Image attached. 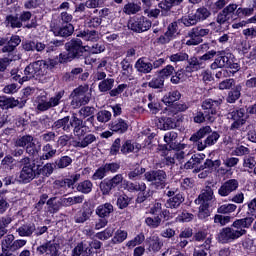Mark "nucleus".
Masks as SVG:
<instances>
[{
    "mask_svg": "<svg viewBox=\"0 0 256 256\" xmlns=\"http://www.w3.org/2000/svg\"><path fill=\"white\" fill-rule=\"evenodd\" d=\"M112 189H114V187L110 180H104L100 183V190L102 195H109Z\"/></svg>",
    "mask_w": 256,
    "mask_h": 256,
    "instance_id": "63",
    "label": "nucleus"
},
{
    "mask_svg": "<svg viewBox=\"0 0 256 256\" xmlns=\"http://www.w3.org/2000/svg\"><path fill=\"white\" fill-rule=\"evenodd\" d=\"M145 241V235L143 233L138 234L134 239L127 242L126 247L129 249H133V247H137V245H141Z\"/></svg>",
    "mask_w": 256,
    "mask_h": 256,
    "instance_id": "61",
    "label": "nucleus"
},
{
    "mask_svg": "<svg viewBox=\"0 0 256 256\" xmlns=\"http://www.w3.org/2000/svg\"><path fill=\"white\" fill-rule=\"evenodd\" d=\"M76 190L83 195H89L93 191V182L91 180H84L78 183Z\"/></svg>",
    "mask_w": 256,
    "mask_h": 256,
    "instance_id": "36",
    "label": "nucleus"
},
{
    "mask_svg": "<svg viewBox=\"0 0 256 256\" xmlns=\"http://www.w3.org/2000/svg\"><path fill=\"white\" fill-rule=\"evenodd\" d=\"M76 37H80V39H83L87 43H97L99 41V32L95 30H84L80 31Z\"/></svg>",
    "mask_w": 256,
    "mask_h": 256,
    "instance_id": "17",
    "label": "nucleus"
},
{
    "mask_svg": "<svg viewBox=\"0 0 256 256\" xmlns=\"http://www.w3.org/2000/svg\"><path fill=\"white\" fill-rule=\"evenodd\" d=\"M222 103L223 99L221 98L217 100L206 99L202 102V109L205 111L206 120L209 121V123L215 121V115H217V111L221 108Z\"/></svg>",
    "mask_w": 256,
    "mask_h": 256,
    "instance_id": "6",
    "label": "nucleus"
},
{
    "mask_svg": "<svg viewBox=\"0 0 256 256\" xmlns=\"http://www.w3.org/2000/svg\"><path fill=\"white\" fill-rule=\"evenodd\" d=\"M35 103H36L37 111L45 112L51 109V104L49 102V99H47V96L45 95L38 96L35 100Z\"/></svg>",
    "mask_w": 256,
    "mask_h": 256,
    "instance_id": "29",
    "label": "nucleus"
},
{
    "mask_svg": "<svg viewBox=\"0 0 256 256\" xmlns=\"http://www.w3.org/2000/svg\"><path fill=\"white\" fill-rule=\"evenodd\" d=\"M193 14H194V17L196 18V21H198V23L207 21V19L211 17V11L207 9V7L205 6L199 7Z\"/></svg>",
    "mask_w": 256,
    "mask_h": 256,
    "instance_id": "31",
    "label": "nucleus"
},
{
    "mask_svg": "<svg viewBox=\"0 0 256 256\" xmlns=\"http://www.w3.org/2000/svg\"><path fill=\"white\" fill-rule=\"evenodd\" d=\"M49 69V64L45 60H38L30 63L24 69L23 81H31V79H41Z\"/></svg>",
    "mask_w": 256,
    "mask_h": 256,
    "instance_id": "3",
    "label": "nucleus"
},
{
    "mask_svg": "<svg viewBox=\"0 0 256 256\" xmlns=\"http://www.w3.org/2000/svg\"><path fill=\"white\" fill-rule=\"evenodd\" d=\"M239 189V181L237 179H230L224 182L218 189V195L220 197H229L233 191Z\"/></svg>",
    "mask_w": 256,
    "mask_h": 256,
    "instance_id": "11",
    "label": "nucleus"
},
{
    "mask_svg": "<svg viewBox=\"0 0 256 256\" xmlns=\"http://www.w3.org/2000/svg\"><path fill=\"white\" fill-rule=\"evenodd\" d=\"M91 215H93V212L90 209L78 211L74 217V221L75 223H85V221L91 219Z\"/></svg>",
    "mask_w": 256,
    "mask_h": 256,
    "instance_id": "38",
    "label": "nucleus"
},
{
    "mask_svg": "<svg viewBox=\"0 0 256 256\" xmlns=\"http://www.w3.org/2000/svg\"><path fill=\"white\" fill-rule=\"evenodd\" d=\"M112 113L109 110H100L96 114V119L99 123H109L111 121Z\"/></svg>",
    "mask_w": 256,
    "mask_h": 256,
    "instance_id": "52",
    "label": "nucleus"
},
{
    "mask_svg": "<svg viewBox=\"0 0 256 256\" xmlns=\"http://www.w3.org/2000/svg\"><path fill=\"white\" fill-rule=\"evenodd\" d=\"M93 143H97V136L95 134H87L82 139H79V141H74L73 147L85 149L89 145H93Z\"/></svg>",
    "mask_w": 256,
    "mask_h": 256,
    "instance_id": "15",
    "label": "nucleus"
},
{
    "mask_svg": "<svg viewBox=\"0 0 256 256\" xmlns=\"http://www.w3.org/2000/svg\"><path fill=\"white\" fill-rule=\"evenodd\" d=\"M64 96H65V91L61 90L57 92L54 96L50 97L48 101L50 103L51 109H53V107H57L61 105V101Z\"/></svg>",
    "mask_w": 256,
    "mask_h": 256,
    "instance_id": "50",
    "label": "nucleus"
},
{
    "mask_svg": "<svg viewBox=\"0 0 256 256\" xmlns=\"http://www.w3.org/2000/svg\"><path fill=\"white\" fill-rule=\"evenodd\" d=\"M209 33H211V30L208 28H201L199 26L192 28L188 32V37H190V39L186 41V45H199V43L203 41L200 37H207Z\"/></svg>",
    "mask_w": 256,
    "mask_h": 256,
    "instance_id": "9",
    "label": "nucleus"
},
{
    "mask_svg": "<svg viewBox=\"0 0 256 256\" xmlns=\"http://www.w3.org/2000/svg\"><path fill=\"white\" fill-rule=\"evenodd\" d=\"M15 236L7 235L2 240L1 249L4 253L12 254L15 253Z\"/></svg>",
    "mask_w": 256,
    "mask_h": 256,
    "instance_id": "18",
    "label": "nucleus"
},
{
    "mask_svg": "<svg viewBox=\"0 0 256 256\" xmlns=\"http://www.w3.org/2000/svg\"><path fill=\"white\" fill-rule=\"evenodd\" d=\"M86 51H89L90 53L97 55V54L103 53V51H105V45L99 44V43L92 44V45L87 44Z\"/></svg>",
    "mask_w": 256,
    "mask_h": 256,
    "instance_id": "60",
    "label": "nucleus"
},
{
    "mask_svg": "<svg viewBox=\"0 0 256 256\" xmlns=\"http://www.w3.org/2000/svg\"><path fill=\"white\" fill-rule=\"evenodd\" d=\"M243 86L241 84L236 85L229 93L227 97V103H235L241 97V90Z\"/></svg>",
    "mask_w": 256,
    "mask_h": 256,
    "instance_id": "42",
    "label": "nucleus"
},
{
    "mask_svg": "<svg viewBox=\"0 0 256 256\" xmlns=\"http://www.w3.org/2000/svg\"><path fill=\"white\" fill-rule=\"evenodd\" d=\"M203 163V157L199 154H194L191 158L184 164V169H195L198 165Z\"/></svg>",
    "mask_w": 256,
    "mask_h": 256,
    "instance_id": "37",
    "label": "nucleus"
},
{
    "mask_svg": "<svg viewBox=\"0 0 256 256\" xmlns=\"http://www.w3.org/2000/svg\"><path fill=\"white\" fill-rule=\"evenodd\" d=\"M55 199L56 198L53 197L46 202L50 213H57L59 209L63 207V204H61V198L57 202H55Z\"/></svg>",
    "mask_w": 256,
    "mask_h": 256,
    "instance_id": "53",
    "label": "nucleus"
},
{
    "mask_svg": "<svg viewBox=\"0 0 256 256\" xmlns=\"http://www.w3.org/2000/svg\"><path fill=\"white\" fill-rule=\"evenodd\" d=\"M113 233H115V228L107 227L104 231L96 233V238L100 241H107L113 237Z\"/></svg>",
    "mask_w": 256,
    "mask_h": 256,
    "instance_id": "56",
    "label": "nucleus"
},
{
    "mask_svg": "<svg viewBox=\"0 0 256 256\" xmlns=\"http://www.w3.org/2000/svg\"><path fill=\"white\" fill-rule=\"evenodd\" d=\"M20 164L23 165L20 170L17 181L20 185H27V183H31L37 175H43V177H50L53 175L54 166L51 163L45 164L42 168H40L39 172L35 170V163L31 164V158L24 156L20 161Z\"/></svg>",
    "mask_w": 256,
    "mask_h": 256,
    "instance_id": "1",
    "label": "nucleus"
},
{
    "mask_svg": "<svg viewBox=\"0 0 256 256\" xmlns=\"http://www.w3.org/2000/svg\"><path fill=\"white\" fill-rule=\"evenodd\" d=\"M50 31L53 32L55 37H71L75 31L73 24H59L52 22L50 24Z\"/></svg>",
    "mask_w": 256,
    "mask_h": 256,
    "instance_id": "8",
    "label": "nucleus"
},
{
    "mask_svg": "<svg viewBox=\"0 0 256 256\" xmlns=\"http://www.w3.org/2000/svg\"><path fill=\"white\" fill-rule=\"evenodd\" d=\"M66 51H70L76 59L83 57V53L87 51V45H83V41L79 38H73L65 44Z\"/></svg>",
    "mask_w": 256,
    "mask_h": 256,
    "instance_id": "7",
    "label": "nucleus"
},
{
    "mask_svg": "<svg viewBox=\"0 0 256 256\" xmlns=\"http://www.w3.org/2000/svg\"><path fill=\"white\" fill-rule=\"evenodd\" d=\"M6 27H11L12 29H21L23 27V23L18 16L15 15H8L6 16Z\"/></svg>",
    "mask_w": 256,
    "mask_h": 256,
    "instance_id": "35",
    "label": "nucleus"
},
{
    "mask_svg": "<svg viewBox=\"0 0 256 256\" xmlns=\"http://www.w3.org/2000/svg\"><path fill=\"white\" fill-rule=\"evenodd\" d=\"M253 225V219H237L231 227L222 228L218 234V243L225 245L227 243H233L237 239H241L243 235H247V230Z\"/></svg>",
    "mask_w": 256,
    "mask_h": 256,
    "instance_id": "2",
    "label": "nucleus"
},
{
    "mask_svg": "<svg viewBox=\"0 0 256 256\" xmlns=\"http://www.w3.org/2000/svg\"><path fill=\"white\" fill-rule=\"evenodd\" d=\"M168 59L170 63H175L177 65V63H183V61H189V54H187V52L181 51L175 54H171L170 56H168Z\"/></svg>",
    "mask_w": 256,
    "mask_h": 256,
    "instance_id": "39",
    "label": "nucleus"
},
{
    "mask_svg": "<svg viewBox=\"0 0 256 256\" xmlns=\"http://www.w3.org/2000/svg\"><path fill=\"white\" fill-rule=\"evenodd\" d=\"M235 211H237V205L235 204H222L217 209V213L220 215H231V213H235Z\"/></svg>",
    "mask_w": 256,
    "mask_h": 256,
    "instance_id": "46",
    "label": "nucleus"
},
{
    "mask_svg": "<svg viewBox=\"0 0 256 256\" xmlns=\"http://www.w3.org/2000/svg\"><path fill=\"white\" fill-rule=\"evenodd\" d=\"M227 61H229V54H226L224 56H218L210 65V69H212L213 71L217 69H223L227 67Z\"/></svg>",
    "mask_w": 256,
    "mask_h": 256,
    "instance_id": "33",
    "label": "nucleus"
},
{
    "mask_svg": "<svg viewBox=\"0 0 256 256\" xmlns=\"http://www.w3.org/2000/svg\"><path fill=\"white\" fill-rule=\"evenodd\" d=\"M32 141H35V138L31 135H24L18 138L15 141V147H27Z\"/></svg>",
    "mask_w": 256,
    "mask_h": 256,
    "instance_id": "57",
    "label": "nucleus"
},
{
    "mask_svg": "<svg viewBox=\"0 0 256 256\" xmlns=\"http://www.w3.org/2000/svg\"><path fill=\"white\" fill-rule=\"evenodd\" d=\"M243 117H245V109L243 108L228 113V119H232V121H245Z\"/></svg>",
    "mask_w": 256,
    "mask_h": 256,
    "instance_id": "51",
    "label": "nucleus"
},
{
    "mask_svg": "<svg viewBox=\"0 0 256 256\" xmlns=\"http://www.w3.org/2000/svg\"><path fill=\"white\" fill-rule=\"evenodd\" d=\"M158 127L164 131L175 129V127H177V122L175 121V118L172 117H161L158 120Z\"/></svg>",
    "mask_w": 256,
    "mask_h": 256,
    "instance_id": "22",
    "label": "nucleus"
},
{
    "mask_svg": "<svg viewBox=\"0 0 256 256\" xmlns=\"http://www.w3.org/2000/svg\"><path fill=\"white\" fill-rule=\"evenodd\" d=\"M178 134L175 131H171L165 134L164 141L167 145H170V149H177L174 143L177 141Z\"/></svg>",
    "mask_w": 256,
    "mask_h": 256,
    "instance_id": "58",
    "label": "nucleus"
},
{
    "mask_svg": "<svg viewBox=\"0 0 256 256\" xmlns=\"http://www.w3.org/2000/svg\"><path fill=\"white\" fill-rule=\"evenodd\" d=\"M15 220V217H13L12 215H6L0 218V233H4L5 235H7V227H9V225H11V223H13V221Z\"/></svg>",
    "mask_w": 256,
    "mask_h": 256,
    "instance_id": "45",
    "label": "nucleus"
},
{
    "mask_svg": "<svg viewBox=\"0 0 256 256\" xmlns=\"http://www.w3.org/2000/svg\"><path fill=\"white\" fill-rule=\"evenodd\" d=\"M16 231L20 237H31L35 233V224H24Z\"/></svg>",
    "mask_w": 256,
    "mask_h": 256,
    "instance_id": "34",
    "label": "nucleus"
},
{
    "mask_svg": "<svg viewBox=\"0 0 256 256\" xmlns=\"http://www.w3.org/2000/svg\"><path fill=\"white\" fill-rule=\"evenodd\" d=\"M136 71H138V73H151V71H153V65H151V62H146L145 58H139L135 65H134Z\"/></svg>",
    "mask_w": 256,
    "mask_h": 256,
    "instance_id": "21",
    "label": "nucleus"
},
{
    "mask_svg": "<svg viewBox=\"0 0 256 256\" xmlns=\"http://www.w3.org/2000/svg\"><path fill=\"white\" fill-rule=\"evenodd\" d=\"M43 155L40 157L43 161H49V159H53L55 157V154L57 153V150L53 149V146L51 144H46L42 148Z\"/></svg>",
    "mask_w": 256,
    "mask_h": 256,
    "instance_id": "43",
    "label": "nucleus"
},
{
    "mask_svg": "<svg viewBox=\"0 0 256 256\" xmlns=\"http://www.w3.org/2000/svg\"><path fill=\"white\" fill-rule=\"evenodd\" d=\"M111 213H113V204L111 203L101 204L96 208V215L100 218L107 219Z\"/></svg>",
    "mask_w": 256,
    "mask_h": 256,
    "instance_id": "26",
    "label": "nucleus"
},
{
    "mask_svg": "<svg viewBox=\"0 0 256 256\" xmlns=\"http://www.w3.org/2000/svg\"><path fill=\"white\" fill-rule=\"evenodd\" d=\"M78 113L82 119H87L89 123H93V121H95V116H93L95 113V107L84 106L79 110Z\"/></svg>",
    "mask_w": 256,
    "mask_h": 256,
    "instance_id": "28",
    "label": "nucleus"
},
{
    "mask_svg": "<svg viewBox=\"0 0 256 256\" xmlns=\"http://www.w3.org/2000/svg\"><path fill=\"white\" fill-rule=\"evenodd\" d=\"M212 131L213 130L211 129L210 126H204L190 137V141H192V143H196L197 145H199V143H203L201 139H203V137H207V135L209 136V134H211Z\"/></svg>",
    "mask_w": 256,
    "mask_h": 256,
    "instance_id": "19",
    "label": "nucleus"
},
{
    "mask_svg": "<svg viewBox=\"0 0 256 256\" xmlns=\"http://www.w3.org/2000/svg\"><path fill=\"white\" fill-rule=\"evenodd\" d=\"M221 135H219V132L214 131L207 135L206 139L203 142L198 143V151H205L207 147H211L219 141V138Z\"/></svg>",
    "mask_w": 256,
    "mask_h": 256,
    "instance_id": "14",
    "label": "nucleus"
},
{
    "mask_svg": "<svg viewBox=\"0 0 256 256\" xmlns=\"http://www.w3.org/2000/svg\"><path fill=\"white\" fill-rule=\"evenodd\" d=\"M146 241L148 243L149 251H153V253L161 251L163 247V240H161L157 235L150 236Z\"/></svg>",
    "mask_w": 256,
    "mask_h": 256,
    "instance_id": "20",
    "label": "nucleus"
},
{
    "mask_svg": "<svg viewBox=\"0 0 256 256\" xmlns=\"http://www.w3.org/2000/svg\"><path fill=\"white\" fill-rule=\"evenodd\" d=\"M183 201H185V197H183V194L178 193L166 201L165 207L167 209H178Z\"/></svg>",
    "mask_w": 256,
    "mask_h": 256,
    "instance_id": "24",
    "label": "nucleus"
},
{
    "mask_svg": "<svg viewBox=\"0 0 256 256\" xmlns=\"http://www.w3.org/2000/svg\"><path fill=\"white\" fill-rule=\"evenodd\" d=\"M182 2L183 0H162L158 3V7L161 9L163 15V13H169L173 7H176Z\"/></svg>",
    "mask_w": 256,
    "mask_h": 256,
    "instance_id": "25",
    "label": "nucleus"
},
{
    "mask_svg": "<svg viewBox=\"0 0 256 256\" xmlns=\"http://www.w3.org/2000/svg\"><path fill=\"white\" fill-rule=\"evenodd\" d=\"M85 201L84 195L71 196V197H61L60 203L62 207H73V205H81Z\"/></svg>",
    "mask_w": 256,
    "mask_h": 256,
    "instance_id": "16",
    "label": "nucleus"
},
{
    "mask_svg": "<svg viewBox=\"0 0 256 256\" xmlns=\"http://www.w3.org/2000/svg\"><path fill=\"white\" fill-rule=\"evenodd\" d=\"M122 75L124 77H131V73L133 72V66L131 65V61L129 58H124L121 62Z\"/></svg>",
    "mask_w": 256,
    "mask_h": 256,
    "instance_id": "47",
    "label": "nucleus"
},
{
    "mask_svg": "<svg viewBox=\"0 0 256 256\" xmlns=\"http://www.w3.org/2000/svg\"><path fill=\"white\" fill-rule=\"evenodd\" d=\"M125 15H137L141 11V5L135 1L127 2L122 9Z\"/></svg>",
    "mask_w": 256,
    "mask_h": 256,
    "instance_id": "27",
    "label": "nucleus"
},
{
    "mask_svg": "<svg viewBox=\"0 0 256 256\" xmlns=\"http://www.w3.org/2000/svg\"><path fill=\"white\" fill-rule=\"evenodd\" d=\"M89 91V85L79 86L78 88L74 89L72 92V101L71 106L73 109H77V107H81V105H87L91 98L87 94Z\"/></svg>",
    "mask_w": 256,
    "mask_h": 256,
    "instance_id": "4",
    "label": "nucleus"
},
{
    "mask_svg": "<svg viewBox=\"0 0 256 256\" xmlns=\"http://www.w3.org/2000/svg\"><path fill=\"white\" fill-rule=\"evenodd\" d=\"M73 163V159L69 156H62L58 160H56L55 165L58 169H66Z\"/></svg>",
    "mask_w": 256,
    "mask_h": 256,
    "instance_id": "59",
    "label": "nucleus"
},
{
    "mask_svg": "<svg viewBox=\"0 0 256 256\" xmlns=\"http://www.w3.org/2000/svg\"><path fill=\"white\" fill-rule=\"evenodd\" d=\"M247 207H248V211H247V215L248 217L242 218V219H252V223L253 221H255L256 219V198L252 199L250 202L247 203Z\"/></svg>",
    "mask_w": 256,
    "mask_h": 256,
    "instance_id": "54",
    "label": "nucleus"
},
{
    "mask_svg": "<svg viewBox=\"0 0 256 256\" xmlns=\"http://www.w3.org/2000/svg\"><path fill=\"white\" fill-rule=\"evenodd\" d=\"M144 223L149 229H158V227H161L162 219L160 216L146 217Z\"/></svg>",
    "mask_w": 256,
    "mask_h": 256,
    "instance_id": "48",
    "label": "nucleus"
},
{
    "mask_svg": "<svg viewBox=\"0 0 256 256\" xmlns=\"http://www.w3.org/2000/svg\"><path fill=\"white\" fill-rule=\"evenodd\" d=\"M21 43V38L18 35H14L8 40L7 45L2 48L3 53H11L15 51V48L18 47Z\"/></svg>",
    "mask_w": 256,
    "mask_h": 256,
    "instance_id": "30",
    "label": "nucleus"
},
{
    "mask_svg": "<svg viewBox=\"0 0 256 256\" xmlns=\"http://www.w3.org/2000/svg\"><path fill=\"white\" fill-rule=\"evenodd\" d=\"M242 35H244L245 39L252 40L256 39V27L246 28L242 31Z\"/></svg>",
    "mask_w": 256,
    "mask_h": 256,
    "instance_id": "64",
    "label": "nucleus"
},
{
    "mask_svg": "<svg viewBox=\"0 0 256 256\" xmlns=\"http://www.w3.org/2000/svg\"><path fill=\"white\" fill-rule=\"evenodd\" d=\"M144 177L156 189H164L165 185H167V173L163 170L148 171L144 174Z\"/></svg>",
    "mask_w": 256,
    "mask_h": 256,
    "instance_id": "5",
    "label": "nucleus"
},
{
    "mask_svg": "<svg viewBox=\"0 0 256 256\" xmlns=\"http://www.w3.org/2000/svg\"><path fill=\"white\" fill-rule=\"evenodd\" d=\"M128 28H130L131 31H134V33H145V31L151 29V22L149 19L141 16L130 21L128 23Z\"/></svg>",
    "mask_w": 256,
    "mask_h": 256,
    "instance_id": "10",
    "label": "nucleus"
},
{
    "mask_svg": "<svg viewBox=\"0 0 256 256\" xmlns=\"http://www.w3.org/2000/svg\"><path fill=\"white\" fill-rule=\"evenodd\" d=\"M180 99L181 93L179 91H171L163 97L162 101L165 105H173L175 101H179Z\"/></svg>",
    "mask_w": 256,
    "mask_h": 256,
    "instance_id": "41",
    "label": "nucleus"
},
{
    "mask_svg": "<svg viewBox=\"0 0 256 256\" xmlns=\"http://www.w3.org/2000/svg\"><path fill=\"white\" fill-rule=\"evenodd\" d=\"M110 129L111 131H114V133L123 134L126 133L127 129H129V124L120 118L110 124Z\"/></svg>",
    "mask_w": 256,
    "mask_h": 256,
    "instance_id": "23",
    "label": "nucleus"
},
{
    "mask_svg": "<svg viewBox=\"0 0 256 256\" xmlns=\"http://www.w3.org/2000/svg\"><path fill=\"white\" fill-rule=\"evenodd\" d=\"M215 194L213 193V188L211 186H206L201 190L198 199L195 200L197 205H209V201H213Z\"/></svg>",
    "mask_w": 256,
    "mask_h": 256,
    "instance_id": "13",
    "label": "nucleus"
},
{
    "mask_svg": "<svg viewBox=\"0 0 256 256\" xmlns=\"http://www.w3.org/2000/svg\"><path fill=\"white\" fill-rule=\"evenodd\" d=\"M180 23L183 24L184 27H193L199 23L195 14H189L188 16H183L178 20Z\"/></svg>",
    "mask_w": 256,
    "mask_h": 256,
    "instance_id": "49",
    "label": "nucleus"
},
{
    "mask_svg": "<svg viewBox=\"0 0 256 256\" xmlns=\"http://www.w3.org/2000/svg\"><path fill=\"white\" fill-rule=\"evenodd\" d=\"M115 85V79L113 78H106L100 81L98 85V89L100 93H106V91H111L113 86Z\"/></svg>",
    "mask_w": 256,
    "mask_h": 256,
    "instance_id": "40",
    "label": "nucleus"
},
{
    "mask_svg": "<svg viewBox=\"0 0 256 256\" xmlns=\"http://www.w3.org/2000/svg\"><path fill=\"white\" fill-rule=\"evenodd\" d=\"M231 219H233L231 216L216 214L214 216V223L220 227H225V225H229V223H231Z\"/></svg>",
    "mask_w": 256,
    "mask_h": 256,
    "instance_id": "55",
    "label": "nucleus"
},
{
    "mask_svg": "<svg viewBox=\"0 0 256 256\" xmlns=\"http://www.w3.org/2000/svg\"><path fill=\"white\" fill-rule=\"evenodd\" d=\"M127 235H128L127 231L118 229L114 233V237L112 238V241L114 243H123V241H125L127 239Z\"/></svg>",
    "mask_w": 256,
    "mask_h": 256,
    "instance_id": "62",
    "label": "nucleus"
},
{
    "mask_svg": "<svg viewBox=\"0 0 256 256\" xmlns=\"http://www.w3.org/2000/svg\"><path fill=\"white\" fill-rule=\"evenodd\" d=\"M52 127L54 129H63V131L69 133V131H71V119L69 116H65L64 118L55 121Z\"/></svg>",
    "mask_w": 256,
    "mask_h": 256,
    "instance_id": "32",
    "label": "nucleus"
},
{
    "mask_svg": "<svg viewBox=\"0 0 256 256\" xmlns=\"http://www.w3.org/2000/svg\"><path fill=\"white\" fill-rule=\"evenodd\" d=\"M186 61H187V65L185 67L186 73H195V71L205 69L206 64L201 60L200 57L197 58L193 56L191 58H188V60Z\"/></svg>",
    "mask_w": 256,
    "mask_h": 256,
    "instance_id": "12",
    "label": "nucleus"
},
{
    "mask_svg": "<svg viewBox=\"0 0 256 256\" xmlns=\"http://www.w3.org/2000/svg\"><path fill=\"white\" fill-rule=\"evenodd\" d=\"M126 189L130 193H135L137 191H146L147 185L145 184V182H140V183L126 182Z\"/></svg>",
    "mask_w": 256,
    "mask_h": 256,
    "instance_id": "44",
    "label": "nucleus"
}]
</instances>
